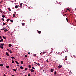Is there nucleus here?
Here are the masks:
<instances>
[{"label":"nucleus","instance_id":"obj_1","mask_svg":"<svg viewBox=\"0 0 76 76\" xmlns=\"http://www.w3.org/2000/svg\"><path fill=\"white\" fill-rule=\"evenodd\" d=\"M7 51H9V52H10V53H12V51H11V50H10L8 49H7Z\"/></svg>","mask_w":76,"mask_h":76},{"label":"nucleus","instance_id":"obj_2","mask_svg":"<svg viewBox=\"0 0 76 76\" xmlns=\"http://www.w3.org/2000/svg\"><path fill=\"white\" fill-rule=\"evenodd\" d=\"M6 55L7 56L10 57V55H9V53H8V52H6Z\"/></svg>","mask_w":76,"mask_h":76},{"label":"nucleus","instance_id":"obj_3","mask_svg":"<svg viewBox=\"0 0 76 76\" xmlns=\"http://www.w3.org/2000/svg\"><path fill=\"white\" fill-rule=\"evenodd\" d=\"M15 63H17V64H19V62L16 61H15Z\"/></svg>","mask_w":76,"mask_h":76},{"label":"nucleus","instance_id":"obj_4","mask_svg":"<svg viewBox=\"0 0 76 76\" xmlns=\"http://www.w3.org/2000/svg\"><path fill=\"white\" fill-rule=\"evenodd\" d=\"M63 67V66L62 65H59L58 66L59 68H61Z\"/></svg>","mask_w":76,"mask_h":76},{"label":"nucleus","instance_id":"obj_5","mask_svg":"<svg viewBox=\"0 0 76 76\" xmlns=\"http://www.w3.org/2000/svg\"><path fill=\"white\" fill-rule=\"evenodd\" d=\"M0 12L1 13H2L3 12L1 10V9H0Z\"/></svg>","mask_w":76,"mask_h":76},{"label":"nucleus","instance_id":"obj_6","mask_svg":"<svg viewBox=\"0 0 76 76\" xmlns=\"http://www.w3.org/2000/svg\"><path fill=\"white\" fill-rule=\"evenodd\" d=\"M30 71L31 72H34V70L32 69H31L30 70Z\"/></svg>","mask_w":76,"mask_h":76},{"label":"nucleus","instance_id":"obj_7","mask_svg":"<svg viewBox=\"0 0 76 76\" xmlns=\"http://www.w3.org/2000/svg\"><path fill=\"white\" fill-rule=\"evenodd\" d=\"M50 71L51 72H53L54 71V69H51L50 70Z\"/></svg>","mask_w":76,"mask_h":76},{"label":"nucleus","instance_id":"obj_8","mask_svg":"<svg viewBox=\"0 0 76 76\" xmlns=\"http://www.w3.org/2000/svg\"><path fill=\"white\" fill-rule=\"evenodd\" d=\"M4 32H7V31H8V30H7V29H5V30H4Z\"/></svg>","mask_w":76,"mask_h":76},{"label":"nucleus","instance_id":"obj_9","mask_svg":"<svg viewBox=\"0 0 76 76\" xmlns=\"http://www.w3.org/2000/svg\"><path fill=\"white\" fill-rule=\"evenodd\" d=\"M41 33V31H38V34H40Z\"/></svg>","mask_w":76,"mask_h":76},{"label":"nucleus","instance_id":"obj_10","mask_svg":"<svg viewBox=\"0 0 76 76\" xmlns=\"http://www.w3.org/2000/svg\"><path fill=\"white\" fill-rule=\"evenodd\" d=\"M3 38H4V39L6 40V37H5L4 36H3L2 37Z\"/></svg>","mask_w":76,"mask_h":76},{"label":"nucleus","instance_id":"obj_11","mask_svg":"<svg viewBox=\"0 0 76 76\" xmlns=\"http://www.w3.org/2000/svg\"><path fill=\"white\" fill-rule=\"evenodd\" d=\"M8 46L10 47H12V44H10L8 45Z\"/></svg>","mask_w":76,"mask_h":76},{"label":"nucleus","instance_id":"obj_12","mask_svg":"<svg viewBox=\"0 0 76 76\" xmlns=\"http://www.w3.org/2000/svg\"><path fill=\"white\" fill-rule=\"evenodd\" d=\"M11 58H12V59H16V58H15L14 57H11Z\"/></svg>","mask_w":76,"mask_h":76},{"label":"nucleus","instance_id":"obj_13","mask_svg":"<svg viewBox=\"0 0 76 76\" xmlns=\"http://www.w3.org/2000/svg\"><path fill=\"white\" fill-rule=\"evenodd\" d=\"M10 20V19H8L7 20V22H9Z\"/></svg>","mask_w":76,"mask_h":76},{"label":"nucleus","instance_id":"obj_14","mask_svg":"<svg viewBox=\"0 0 76 76\" xmlns=\"http://www.w3.org/2000/svg\"><path fill=\"white\" fill-rule=\"evenodd\" d=\"M56 73H57V72H56V71H55L54 72V75H56Z\"/></svg>","mask_w":76,"mask_h":76},{"label":"nucleus","instance_id":"obj_15","mask_svg":"<svg viewBox=\"0 0 76 76\" xmlns=\"http://www.w3.org/2000/svg\"><path fill=\"white\" fill-rule=\"evenodd\" d=\"M15 8H16V9H17V8L18 7V5H16L15 6Z\"/></svg>","mask_w":76,"mask_h":76},{"label":"nucleus","instance_id":"obj_16","mask_svg":"<svg viewBox=\"0 0 76 76\" xmlns=\"http://www.w3.org/2000/svg\"><path fill=\"white\" fill-rule=\"evenodd\" d=\"M66 20L67 22H68L69 20H68V18H66Z\"/></svg>","mask_w":76,"mask_h":76},{"label":"nucleus","instance_id":"obj_17","mask_svg":"<svg viewBox=\"0 0 76 76\" xmlns=\"http://www.w3.org/2000/svg\"><path fill=\"white\" fill-rule=\"evenodd\" d=\"M20 69H23V67L22 66H20Z\"/></svg>","mask_w":76,"mask_h":76},{"label":"nucleus","instance_id":"obj_18","mask_svg":"<svg viewBox=\"0 0 76 76\" xmlns=\"http://www.w3.org/2000/svg\"><path fill=\"white\" fill-rule=\"evenodd\" d=\"M23 4V3H21L20 4V6L21 7H22V5Z\"/></svg>","mask_w":76,"mask_h":76},{"label":"nucleus","instance_id":"obj_19","mask_svg":"<svg viewBox=\"0 0 76 76\" xmlns=\"http://www.w3.org/2000/svg\"><path fill=\"white\" fill-rule=\"evenodd\" d=\"M0 66H1V67H3V65L2 64H0Z\"/></svg>","mask_w":76,"mask_h":76},{"label":"nucleus","instance_id":"obj_20","mask_svg":"<svg viewBox=\"0 0 76 76\" xmlns=\"http://www.w3.org/2000/svg\"><path fill=\"white\" fill-rule=\"evenodd\" d=\"M1 45V46H3V45H4V43L2 44H0Z\"/></svg>","mask_w":76,"mask_h":76},{"label":"nucleus","instance_id":"obj_21","mask_svg":"<svg viewBox=\"0 0 76 76\" xmlns=\"http://www.w3.org/2000/svg\"><path fill=\"white\" fill-rule=\"evenodd\" d=\"M3 39H1L0 40V42H3Z\"/></svg>","mask_w":76,"mask_h":76},{"label":"nucleus","instance_id":"obj_22","mask_svg":"<svg viewBox=\"0 0 76 76\" xmlns=\"http://www.w3.org/2000/svg\"><path fill=\"white\" fill-rule=\"evenodd\" d=\"M28 67L29 68H31V66L30 65H29L28 66Z\"/></svg>","mask_w":76,"mask_h":76},{"label":"nucleus","instance_id":"obj_23","mask_svg":"<svg viewBox=\"0 0 76 76\" xmlns=\"http://www.w3.org/2000/svg\"><path fill=\"white\" fill-rule=\"evenodd\" d=\"M22 25H23H23H25V23H22Z\"/></svg>","mask_w":76,"mask_h":76},{"label":"nucleus","instance_id":"obj_24","mask_svg":"<svg viewBox=\"0 0 76 76\" xmlns=\"http://www.w3.org/2000/svg\"><path fill=\"white\" fill-rule=\"evenodd\" d=\"M13 70L14 71V72H16V70L15 69H13Z\"/></svg>","mask_w":76,"mask_h":76},{"label":"nucleus","instance_id":"obj_25","mask_svg":"<svg viewBox=\"0 0 76 76\" xmlns=\"http://www.w3.org/2000/svg\"><path fill=\"white\" fill-rule=\"evenodd\" d=\"M8 9L10 11H11V9L10 8H9Z\"/></svg>","mask_w":76,"mask_h":76},{"label":"nucleus","instance_id":"obj_26","mask_svg":"<svg viewBox=\"0 0 76 76\" xmlns=\"http://www.w3.org/2000/svg\"><path fill=\"white\" fill-rule=\"evenodd\" d=\"M1 48H2V49H3V46H0Z\"/></svg>","mask_w":76,"mask_h":76},{"label":"nucleus","instance_id":"obj_27","mask_svg":"<svg viewBox=\"0 0 76 76\" xmlns=\"http://www.w3.org/2000/svg\"><path fill=\"white\" fill-rule=\"evenodd\" d=\"M21 64H23V61H21Z\"/></svg>","mask_w":76,"mask_h":76},{"label":"nucleus","instance_id":"obj_28","mask_svg":"<svg viewBox=\"0 0 76 76\" xmlns=\"http://www.w3.org/2000/svg\"><path fill=\"white\" fill-rule=\"evenodd\" d=\"M46 62H47V63H48V62H49V61H48V59L47 60Z\"/></svg>","mask_w":76,"mask_h":76},{"label":"nucleus","instance_id":"obj_29","mask_svg":"<svg viewBox=\"0 0 76 76\" xmlns=\"http://www.w3.org/2000/svg\"><path fill=\"white\" fill-rule=\"evenodd\" d=\"M12 63H14V61L13 60H12Z\"/></svg>","mask_w":76,"mask_h":76},{"label":"nucleus","instance_id":"obj_30","mask_svg":"<svg viewBox=\"0 0 76 76\" xmlns=\"http://www.w3.org/2000/svg\"><path fill=\"white\" fill-rule=\"evenodd\" d=\"M10 22H11L13 23V21L12 20H10Z\"/></svg>","mask_w":76,"mask_h":76},{"label":"nucleus","instance_id":"obj_31","mask_svg":"<svg viewBox=\"0 0 76 76\" xmlns=\"http://www.w3.org/2000/svg\"><path fill=\"white\" fill-rule=\"evenodd\" d=\"M13 17H15V15L14 14H13Z\"/></svg>","mask_w":76,"mask_h":76},{"label":"nucleus","instance_id":"obj_32","mask_svg":"<svg viewBox=\"0 0 76 76\" xmlns=\"http://www.w3.org/2000/svg\"><path fill=\"white\" fill-rule=\"evenodd\" d=\"M24 57H27L28 56L27 55H25Z\"/></svg>","mask_w":76,"mask_h":76},{"label":"nucleus","instance_id":"obj_33","mask_svg":"<svg viewBox=\"0 0 76 76\" xmlns=\"http://www.w3.org/2000/svg\"><path fill=\"white\" fill-rule=\"evenodd\" d=\"M67 56H65V60H67Z\"/></svg>","mask_w":76,"mask_h":76},{"label":"nucleus","instance_id":"obj_34","mask_svg":"<svg viewBox=\"0 0 76 76\" xmlns=\"http://www.w3.org/2000/svg\"><path fill=\"white\" fill-rule=\"evenodd\" d=\"M6 68H9V66H6Z\"/></svg>","mask_w":76,"mask_h":76},{"label":"nucleus","instance_id":"obj_35","mask_svg":"<svg viewBox=\"0 0 76 76\" xmlns=\"http://www.w3.org/2000/svg\"><path fill=\"white\" fill-rule=\"evenodd\" d=\"M3 25H6V23H4Z\"/></svg>","mask_w":76,"mask_h":76},{"label":"nucleus","instance_id":"obj_36","mask_svg":"<svg viewBox=\"0 0 76 76\" xmlns=\"http://www.w3.org/2000/svg\"><path fill=\"white\" fill-rule=\"evenodd\" d=\"M2 20H3V21H4V18H2Z\"/></svg>","mask_w":76,"mask_h":76},{"label":"nucleus","instance_id":"obj_37","mask_svg":"<svg viewBox=\"0 0 76 76\" xmlns=\"http://www.w3.org/2000/svg\"><path fill=\"white\" fill-rule=\"evenodd\" d=\"M37 66H40V64H39V63H37Z\"/></svg>","mask_w":76,"mask_h":76},{"label":"nucleus","instance_id":"obj_38","mask_svg":"<svg viewBox=\"0 0 76 76\" xmlns=\"http://www.w3.org/2000/svg\"><path fill=\"white\" fill-rule=\"evenodd\" d=\"M27 69H28V68H26L25 69V70H27Z\"/></svg>","mask_w":76,"mask_h":76},{"label":"nucleus","instance_id":"obj_39","mask_svg":"<svg viewBox=\"0 0 76 76\" xmlns=\"http://www.w3.org/2000/svg\"><path fill=\"white\" fill-rule=\"evenodd\" d=\"M2 17L3 18H5V16L4 15H2Z\"/></svg>","mask_w":76,"mask_h":76},{"label":"nucleus","instance_id":"obj_40","mask_svg":"<svg viewBox=\"0 0 76 76\" xmlns=\"http://www.w3.org/2000/svg\"><path fill=\"white\" fill-rule=\"evenodd\" d=\"M0 39H2V37L1 36H0Z\"/></svg>","mask_w":76,"mask_h":76},{"label":"nucleus","instance_id":"obj_41","mask_svg":"<svg viewBox=\"0 0 76 76\" xmlns=\"http://www.w3.org/2000/svg\"><path fill=\"white\" fill-rule=\"evenodd\" d=\"M34 57H36V54H34Z\"/></svg>","mask_w":76,"mask_h":76},{"label":"nucleus","instance_id":"obj_42","mask_svg":"<svg viewBox=\"0 0 76 76\" xmlns=\"http://www.w3.org/2000/svg\"><path fill=\"white\" fill-rule=\"evenodd\" d=\"M3 13L4 15H5V14H6V13L4 12H3Z\"/></svg>","mask_w":76,"mask_h":76},{"label":"nucleus","instance_id":"obj_43","mask_svg":"<svg viewBox=\"0 0 76 76\" xmlns=\"http://www.w3.org/2000/svg\"><path fill=\"white\" fill-rule=\"evenodd\" d=\"M4 29L3 28H2L1 30H2V31H3V30H4Z\"/></svg>","mask_w":76,"mask_h":76},{"label":"nucleus","instance_id":"obj_44","mask_svg":"<svg viewBox=\"0 0 76 76\" xmlns=\"http://www.w3.org/2000/svg\"><path fill=\"white\" fill-rule=\"evenodd\" d=\"M28 76H31V75L30 74H28Z\"/></svg>","mask_w":76,"mask_h":76},{"label":"nucleus","instance_id":"obj_45","mask_svg":"<svg viewBox=\"0 0 76 76\" xmlns=\"http://www.w3.org/2000/svg\"><path fill=\"white\" fill-rule=\"evenodd\" d=\"M66 14H65L64 15H63L64 16H66Z\"/></svg>","mask_w":76,"mask_h":76},{"label":"nucleus","instance_id":"obj_46","mask_svg":"<svg viewBox=\"0 0 76 76\" xmlns=\"http://www.w3.org/2000/svg\"><path fill=\"white\" fill-rule=\"evenodd\" d=\"M66 10H69V9L67 8Z\"/></svg>","mask_w":76,"mask_h":76},{"label":"nucleus","instance_id":"obj_47","mask_svg":"<svg viewBox=\"0 0 76 76\" xmlns=\"http://www.w3.org/2000/svg\"><path fill=\"white\" fill-rule=\"evenodd\" d=\"M32 69H35V68L33 67H32Z\"/></svg>","mask_w":76,"mask_h":76},{"label":"nucleus","instance_id":"obj_48","mask_svg":"<svg viewBox=\"0 0 76 76\" xmlns=\"http://www.w3.org/2000/svg\"><path fill=\"white\" fill-rule=\"evenodd\" d=\"M28 54H30L31 53H30V52H28Z\"/></svg>","mask_w":76,"mask_h":76},{"label":"nucleus","instance_id":"obj_49","mask_svg":"<svg viewBox=\"0 0 76 76\" xmlns=\"http://www.w3.org/2000/svg\"><path fill=\"white\" fill-rule=\"evenodd\" d=\"M4 76H6L5 74H4L3 75Z\"/></svg>","mask_w":76,"mask_h":76},{"label":"nucleus","instance_id":"obj_50","mask_svg":"<svg viewBox=\"0 0 76 76\" xmlns=\"http://www.w3.org/2000/svg\"><path fill=\"white\" fill-rule=\"evenodd\" d=\"M45 53V52H43V54H44V53Z\"/></svg>","mask_w":76,"mask_h":76},{"label":"nucleus","instance_id":"obj_51","mask_svg":"<svg viewBox=\"0 0 76 76\" xmlns=\"http://www.w3.org/2000/svg\"><path fill=\"white\" fill-rule=\"evenodd\" d=\"M34 63H35L36 64V62H34Z\"/></svg>","mask_w":76,"mask_h":76},{"label":"nucleus","instance_id":"obj_52","mask_svg":"<svg viewBox=\"0 0 76 76\" xmlns=\"http://www.w3.org/2000/svg\"><path fill=\"white\" fill-rule=\"evenodd\" d=\"M34 63H35L36 64V62H34Z\"/></svg>","mask_w":76,"mask_h":76},{"label":"nucleus","instance_id":"obj_53","mask_svg":"<svg viewBox=\"0 0 76 76\" xmlns=\"http://www.w3.org/2000/svg\"><path fill=\"white\" fill-rule=\"evenodd\" d=\"M17 66H18V67H19V65H17Z\"/></svg>","mask_w":76,"mask_h":76},{"label":"nucleus","instance_id":"obj_54","mask_svg":"<svg viewBox=\"0 0 76 76\" xmlns=\"http://www.w3.org/2000/svg\"><path fill=\"white\" fill-rule=\"evenodd\" d=\"M70 73H72V72L71 71H70Z\"/></svg>","mask_w":76,"mask_h":76},{"label":"nucleus","instance_id":"obj_55","mask_svg":"<svg viewBox=\"0 0 76 76\" xmlns=\"http://www.w3.org/2000/svg\"><path fill=\"white\" fill-rule=\"evenodd\" d=\"M69 10V12H70V10H69H69Z\"/></svg>","mask_w":76,"mask_h":76},{"label":"nucleus","instance_id":"obj_56","mask_svg":"<svg viewBox=\"0 0 76 76\" xmlns=\"http://www.w3.org/2000/svg\"><path fill=\"white\" fill-rule=\"evenodd\" d=\"M25 76H27V75H25Z\"/></svg>","mask_w":76,"mask_h":76},{"label":"nucleus","instance_id":"obj_57","mask_svg":"<svg viewBox=\"0 0 76 76\" xmlns=\"http://www.w3.org/2000/svg\"><path fill=\"white\" fill-rule=\"evenodd\" d=\"M0 3L1 4V3H2L1 2H0Z\"/></svg>","mask_w":76,"mask_h":76},{"label":"nucleus","instance_id":"obj_58","mask_svg":"<svg viewBox=\"0 0 76 76\" xmlns=\"http://www.w3.org/2000/svg\"><path fill=\"white\" fill-rule=\"evenodd\" d=\"M1 2H3V1H1Z\"/></svg>","mask_w":76,"mask_h":76},{"label":"nucleus","instance_id":"obj_59","mask_svg":"<svg viewBox=\"0 0 76 76\" xmlns=\"http://www.w3.org/2000/svg\"><path fill=\"white\" fill-rule=\"evenodd\" d=\"M36 64L37 65V64H37V63H36Z\"/></svg>","mask_w":76,"mask_h":76}]
</instances>
